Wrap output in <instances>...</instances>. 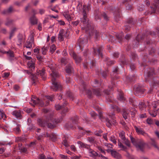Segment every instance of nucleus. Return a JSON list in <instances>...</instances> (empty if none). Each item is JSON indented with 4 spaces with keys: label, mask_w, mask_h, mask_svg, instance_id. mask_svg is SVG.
<instances>
[{
    "label": "nucleus",
    "mask_w": 159,
    "mask_h": 159,
    "mask_svg": "<svg viewBox=\"0 0 159 159\" xmlns=\"http://www.w3.org/2000/svg\"><path fill=\"white\" fill-rule=\"evenodd\" d=\"M72 125L70 123H68L65 125V127L68 129L72 128L73 125H75L77 123V121L76 120H72Z\"/></svg>",
    "instance_id": "c85d7f7f"
},
{
    "label": "nucleus",
    "mask_w": 159,
    "mask_h": 159,
    "mask_svg": "<svg viewBox=\"0 0 159 159\" xmlns=\"http://www.w3.org/2000/svg\"><path fill=\"white\" fill-rule=\"evenodd\" d=\"M87 140L89 142L92 143H93L95 142L94 139L93 137H88Z\"/></svg>",
    "instance_id": "8fccbe9b"
},
{
    "label": "nucleus",
    "mask_w": 159,
    "mask_h": 159,
    "mask_svg": "<svg viewBox=\"0 0 159 159\" xmlns=\"http://www.w3.org/2000/svg\"><path fill=\"white\" fill-rule=\"evenodd\" d=\"M144 6L143 4H139L137 7V9L139 11H142L144 9Z\"/></svg>",
    "instance_id": "c03bdc74"
},
{
    "label": "nucleus",
    "mask_w": 159,
    "mask_h": 159,
    "mask_svg": "<svg viewBox=\"0 0 159 159\" xmlns=\"http://www.w3.org/2000/svg\"><path fill=\"white\" fill-rule=\"evenodd\" d=\"M13 10V8L11 6H10L7 10H5L2 12V14L4 15L11 12Z\"/></svg>",
    "instance_id": "f704fd0d"
},
{
    "label": "nucleus",
    "mask_w": 159,
    "mask_h": 159,
    "mask_svg": "<svg viewBox=\"0 0 159 159\" xmlns=\"http://www.w3.org/2000/svg\"><path fill=\"white\" fill-rule=\"evenodd\" d=\"M60 62L62 65H65L67 63V60L64 58H62L59 60Z\"/></svg>",
    "instance_id": "49530a36"
},
{
    "label": "nucleus",
    "mask_w": 159,
    "mask_h": 159,
    "mask_svg": "<svg viewBox=\"0 0 159 159\" xmlns=\"http://www.w3.org/2000/svg\"><path fill=\"white\" fill-rule=\"evenodd\" d=\"M134 128L136 132L139 134H141L144 136H146L148 135L147 134L145 133L143 129L141 128L140 127H137L135 126H134Z\"/></svg>",
    "instance_id": "5701e85b"
},
{
    "label": "nucleus",
    "mask_w": 159,
    "mask_h": 159,
    "mask_svg": "<svg viewBox=\"0 0 159 159\" xmlns=\"http://www.w3.org/2000/svg\"><path fill=\"white\" fill-rule=\"evenodd\" d=\"M86 6L84 5L83 7V16L82 18L80 19V25H82L83 26L88 25L89 26V20L87 17Z\"/></svg>",
    "instance_id": "1a4fd4ad"
},
{
    "label": "nucleus",
    "mask_w": 159,
    "mask_h": 159,
    "mask_svg": "<svg viewBox=\"0 0 159 159\" xmlns=\"http://www.w3.org/2000/svg\"><path fill=\"white\" fill-rule=\"evenodd\" d=\"M94 19L96 21H97L98 20H101V12L99 11L98 9H96L94 10Z\"/></svg>",
    "instance_id": "a211bd4d"
},
{
    "label": "nucleus",
    "mask_w": 159,
    "mask_h": 159,
    "mask_svg": "<svg viewBox=\"0 0 159 159\" xmlns=\"http://www.w3.org/2000/svg\"><path fill=\"white\" fill-rule=\"evenodd\" d=\"M13 22L12 20H9L5 23V25L7 26H9L11 25Z\"/></svg>",
    "instance_id": "0e129e2a"
},
{
    "label": "nucleus",
    "mask_w": 159,
    "mask_h": 159,
    "mask_svg": "<svg viewBox=\"0 0 159 159\" xmlns=\"http://www.w3.org/2000/svg\"><path fill=\"white\" fill-rule=\"evenodd\" d=\"M39 125L43 127L47 126L49 128L52 129L55 127L53 121L52 116H50L49 118H47L45 120H43L41 119L38 120Z\"/></svg>",
    "instance_id": "423d86ee"
},
{
    "label": "nucleus",
    "mask_w": 159,
    "mask_h": 159,
    "mask_svg": "<svg viewBox=\"0 0 159 159\" xmlns=\"http://www.w3.org/2000/svg\"><path fill=\"white\" fill-rule=\"evenodd\" d=\"M116 36L117 42H118L120 43H121L123 40V34H116Z\"/></svg>",
    "instance_id": "2f4dec72"
},
{
    "label": "nucleus",
    "mask_w": 159,
    "mask_h": 159,
    "mask_svg": "<svg viewBox=\"0 0 159 159\" xmlns=\"http://www.w3.org/2000/svg\"><path fill=\"white\" fill-rule=\"evenodd\" d=\"M109 116V117L112 120L111 121L108 118H107L106 121L107 122V125L109 127H110L111 125L115 124L116 120H115V114L114 113L110 114Z\"/></svg>",
    "instance_id": "9d476101"
},
{
    "label": "nucleus",
    "mask_w": 159,
    "mask_h": 159,
    "mask_svg": "<svg viewBox=\"0 0 159 159\" xmlns=\"http://www.w3.org/2000/svg\"><path fill=\"white\" fill-rule=\"evenodd\" d=\"M30 23L32 25H34L37 24L38 23V20L36 18L35 16L34 15H33L31 16L30 19Z\"/></svg>",
    "instance_id": "a878e982"
},
{
    "label": "nucleus",
    "mask_w": 159,
    "mask_h": 159,
    "mask_svg": "<svg viewBox=\"0 0 159 159\" xmlns=\"http://www.w3.org/2000/svg\"><path fill=\"white\" fill-rule=\"evenodd\" d=\"M102 130H100L96 132L95 134L98 136H101L102 135Z\"/></svg>",
    "instance_id": "338daca9"
},
{
    "label": "nucleus",
    "mask_w": 159,
    "mask_h": 159,
    "mask_svg": "<svg viewBox=\"0 0 159 159\" xmlns=\"http://www.w3.org/2000/svg\"><path fill=\"white\" fill-rule=\"evenodd\" d=\"M149 113L150 115L153 117H155L157 115V113L156 111H149Z\"/></svg>",
    "instance_id": "4d7b16f0"
},
{
    "label": "nucleus",
    "mask_w": 159,
    "mask_h": 159,
    "mask_svg": "<svg viewBox=\"0 0 159 159\" xmlns=\"http://www.w3.org/2000/svg\"><path fill=\"white\" fill-rule=\"evenodd\" d=\"M78 5L77 7V9H79L80 10L81 8L82 7V3L80 1H78Z\"/></svg>",
    "instance_id": "bf43d9fd"
},
{
    "label": "nucleus",
    "mask_w": 159,
    "mask_h": 159,
    "mask_svg": "<svg viewBox=\"0 0 159 159\" xmlns=\"http://www.w3.org/2000/svg\"><path fill=\"white\" fill-rule=\"evenodd\" d=\"M30 103L33 106L38 104L40 106L42 107L44 105L43 102L42 101L40 100L39 98H37L36 99H31Z\"/></svg>",
    "instance_id": "f8f14e48"
},
{
    "label": "nucleus",
    "mask_w": 159,
    "mask_h": 159,
    "mask_svg": "<svg viewBox=\"0 0 159 159\" xmlns=\"http://www.w3.org/2000/svg\"><path fill=\"white\" fill-rule=\"evenodd\" d=\"M118 145L120 148H122L123 150H125L126 149V147L124 146L123 144L120 142L118 143Z\"/></svg>",
    "instance_id": "5fc2aeb1"
},
{
    "label": "nucleus",
    "mask_w": 159,
    "mask_h": 159,
    "mask_svg": "<svg viewBox=\"0 0 159 159\" xmlns=\"http://www.w3.org/2000/svg\"><path fill=\"white\" fill-rule=\"evenodd\" d=\"M103 92L107 95L106 97V98L107 101L108 102H112V98H109V91L107 90L104 91Z\"/></svg>",
    "instance_id": "473e14b6"
},
{
    "label": "nucleus",
    "mask_w": 159,
    "mask_h": 159,
    "mask_svg": "<svg viewBox=\"0 0 159 159\" xmlns=\"http://www.w3.org/2000/svg\"><path fill=\"white\" fill-rule=\"evenodd\" d=\"M55 65L50 63L48 67L50 68L52 73L50 74L51 77L52 86L51 87V89L54 91H56L58 89L60 88L61 85L59 82H57L56 79L59 77V74L55 70Z\"/></svg>",
    "instance_id": "f257e3e1"
},
{
    "label": "nucleus",
    "mask_w": 159,
    "mask_h": 159,
    "mask_svg": "<svg viewBox=\"0 0 159 159\" xmlns=\"http://www.w3.org/2000/svg\"><path fill=\"white\" fill-rule=\"evenodd\" d=\"M153 4L154 7H151L150 14L155 13L158 6L159 5V0H154Z\"/></svg>",
    "instance_id": "2eb2a0df"
},
{
    "label": "nucleus",
    "mask_w": 159,
    "mask_h": 159,
    "mask_svg": "<svg viewBox=\"0 0 159 159\" xmlns=\"http://www.w3.org/2000/svg\"><path fill=\"white\" fill-rule=\"evenodd\" d=\"M25 72L28 73V74L30 75L32 83V84H34L35 83L36 80L38 78L37 75L38 76H41L43 80H45L46 79V76L45 75V70L44 69H42L41 70H39L37 72L36 75L33 74L31 72H30L28 70H25Z\"/></svg>",
    "instance_id": "0eeeda50"
},
{
    "label": "nucleus",
    "mask_w": 159,
    "mask_h": 159,
    "mask_svg": "<svg viewBox=\"0 0 159 159\" xmlns=\"http://www.w3.org/2000/svg\"><path fill=\"white\" fill-rule=\"evenodd\" d=\"M39 159H53V158L51 157H46V156L43 154H40L39 155Z\"/></svg>",
    "instance_id": "a19ab883"
},
{
    "label": "nucleus",
    "mask_w": 159,
    "mask_h": 159,
    "mask_svg": "<svg viewBox=\"0 0 159 159\" xmlns=\"http://www.w3.org/2000/svg\"><path fill=\"white\" fill-rule=\"evenodd\" d=\"M131 0H123L122 2L123 4L125 5L126 9L128 10H131L132 9V4L130 3Z\"/></svg>",
    "instance_id": "f3484780"
},
{
    "label": "nucleus",
    "mask_w": 159,
    "mask_h": 159,
    "mask_svg": "<svg viewBox=\"0 0 159 159\" xmlns=\"http://www.w3.org/2000/svg\"><path fill=\"white\" fill-rule=\"evenodd\" d=\"M119 135L121 139L123 141L125 139V133L123 131H122L119 133Z\"/></svg>",
    "instance_id": "37998d69"
},
{
    "label": "nucleus",
    "mask_w": 159,
    "mask_h": 159,
    "mask_svg": "<svg viewBox=\"0 0 159 159\" xmlns=\"http://www.w3.org/2000/svg\"><path fill=\"white\" fill-rule=\"evenodd\" d=\"M87 85L83 81L81 82V84L80 87V91L83 93L84 92L86 93V94L89 98H91L93 95L94 94L97 96H100L102 94V91L99 89H94L92 90V92L90 90L86 89Z\"/></svg>",
    "instance_id": "20e7f679"
},
{
    "label": "nucleus",
    "mask_w": 159,
    "mask_h": 159,
    "mask_svg": "<svg viewBox=\"0 0 159 159\" xmlns=\"http://www.w3.org/2000/svg\"><path fill=\"white\" fill-rule=\"evenodd\" d=\"M88 150L87 152L90 157L95 158L98 156V153L92 149H91L90 147Z\"/></svg>",
    "instance_id": "412c9836"
},
{
    "label": "nucleus",
    "mask_w": 159,
    "mask_h": 159,
    "mask_svg": "<svg viewBox=\"0 0 159 159\" xmlns=\"http://www.w3.org/2000/svg\"><path fill=\"white\" fill-rule=\"evenodd\" d=\"M18 39V45L21 44L23 40V35L20 33H19L17 36Z\"/></svg>",
    "instance_id": "72a5a7b5"
},
{
    "label": "nucleus",
    "mask_w": 159,
    "mask_h": 159,
    "mask_svg": "<svg viewBox=\"0 0 159 159\" xmlns=\"http://www.w3.org/2000/svg\"><path fill=\"white\" fill-rule=\"evenodd\" d=\"M145 38V35L143 34L142 35L138 34L136 36L135 39L133 41V44L134 48H136L138 47L139 45V43L141 41L144 39ZM146 40L144 42V43L145 45V47L146 49H147V46H150L151 43V40L149 37L146 36Z\"/></svg>",
    "instance_id": "7ed1b4c3"
},
{
    "label": "nucleus",
    "mask_w": 159,
    "mask_h": 159,
    "mask_svg": "<svg viewBox=\"0 0 159 159\" xmlns=\"http://www.w3.org/2000/svg\"><path fill=\"white\" fill-rule=\"evenodd\" d=\"M110 40H111L112 42L116 43L117 42V41L116 38V36H111L110 38Z\"/></svg>",
    "instance_id": "13d9d810"
},
{
    "label": "nucleus",
    "mask_w": 159,
    "mask_h": 159,
    "mask_svg": "<svg viewBox=\"0 0 159 159\" xmlns=\"http://www.w3.org/2000/svg\"><path fill=\"white\" fill-rule=\"evenodd\" d=\"M65 32V30L63 29H61L59 32L58 39L59 41H62L64 40V35L63 34Z\"/></svg>",
    "instance_id": "cd10ccee"
},
{
    "label": "nucleus",
    "mask_w": 159,
    "mask_h": 159,
    "mask_svg": "<svg viewBox=\"0 0 159 159\" xmlns=\"http://www.w3.org/2000/svg\"><path fill=\"white\" fill-rule=\"evenodd\" d=\"M122 115L125 119L126 120L127 118V116H128V113L127 111L124 110L122 112Z\"/></svg>",
    "instance_id": "79ce46f5"
},
{
    "label": "nucleus",
    "mask_w": 159,
    "mask_h": 159,
    "mask_svg": "<svg viewBox=\"0 0 159 159\" xmlns=\"http://www.w3.org/2000/svg\"><path fill=\"white\" fill-rule=\"evenodd\" d=\"M69 53L71 56L72 57L75 59L76 63H78L81 61V57H78L75 53L73 50H70Z\"/></svg>",
    "instance_id": "ddd939ff"
},
{
    "label": "nucleus",
    "mask_w": 159,
    "mask_h": 159,
    "mask_svg": "<svg viewBox=\"0 0 159 159\" xmlns=\"http://www.w3.org/2000/svg\"><path fill=\"white\" fill-rule=\"evenodd\" d=\"M80 41V43H79L78 46L80 50H83V48L82 45L84 44H87L88 43V39L87 38L85 39L83 38L82 39H81Z\"/></svg>",
    "instance_id": "b1692460"
},
{
    "label": "nucleus",
    "mask_w": 159,
    "mask_h": 159,
    "mask_svg": "<svg viewBox=\"0 0 159 159\" xmlns=\"http://www.w3.org/2000/svg\"><path fill=\"white\" fill-rule=\"evenodd\" d=\"M153 68H149L148 70V71L145 75V79L146 81H150L151 84L153 85H156L159 83V80H156L153 78V75L155 74L154 72Z\"/></svg>",
    "instance_id": "39448f33"
},
{
    "label": "nucleus",
    "mask_w": 159,
    "mask_h": 159,
    "mask_svg": "<svg viewBox=\"0 0 159 159\" xmlns=\"http://www.w3.org/2000/svg\"><path fill=\"white\" fill-rule=\"evenodd\" d=\"M46 98L48 100V101H53V98L54 96H45Z\"/></svg>",
    "instance_id": "e2e57ef3"
},
{
    "label": "nucleus",
    "mask_w": 159,
    "mask_h": 159,
    "mask_svg": "<svg viewBox=\"0 0 159 159\" xmlns=\"http://www.w3.org/2000/svg\"><path fill=\"white\" fill-rule=\"evenodd\" d=\"M90 26L88 25L84 26L81 25V28L84 32L87 34H88L90 36L93 35L95 41L99 40L100 39V34L98 31L94 30L93 27L89 24Z\"/></svg>",
    "instance_id": "f03ea898"
},
{
    "label": "nucleus",
    "mask_w": 159,
    "mask_h": 159,
    "mask_svg": "<svg viewBox=\"0 0 159 159\" xmlns=\"http://www.w3.org/2000/svg\"><path fill=\"white\" fill-rule=\"evenodd\" d=\"M67 96L72 100H73V96L72 93L70 92H68L66 94Z\"/></svg>",
    "instance_id": "603ef678"
},
{
    "label": "nucleus",
    "mask_w": 159,
    "mask_h": 159,
    "mask_svg": "<svg viewBox=\"0 0 159 159\" xmlns=\"http://www.w3.org/2000/svg\"><path fill=\"white\" fill-rule=\"evenodd\" d=\"M46 136L50 137L52 140H54L55 139V136L54 135H53V134L50 135L48 133H47Z\"/></svg>",
    "instance_id": "864d4df0"
},
{
    "label": "nucleus",
    "mask_w": 159,
    "mask_h": 159,
    "mask_svg": "<svg viewBox=\"0 0 159 159\" xmlns=\"http://www.w3.org/2000/svg\"><path fill=\"white\" fill-rule=\"evenodd\" d=\"M110 140L115 144H116V140L113 136H111L110 137Z\"/></svg>",
    "instance_id": "680f3d73"
},
{
    "label": "nucleus",
    "mask_w": 159,
    "mask_h": 159,
    "mask_svg": "<svg viewBox=\"0 0 159 159\" xmlns=\"http://www.w3.org/2000/svg\"><path fill=\"white\" fill-rule=\"evenodd\" d=\"M81 156L80 155L79 156H73L71 157V159H80L81 157Z\"/></svg>",
    "instance_id": "774afa93"
},
{
    "label": "nucleus",
    "mask_w": 159,
    "mask_h": 159,
    "mask_svg": "<svg viewBox=\"0 0 159 159\" xmlns=\"http://www.w3.org/2000/svg\"><path fill=\"white\" fill-rule=\"evenodd\" d=\"M106 61H107V65L112 64L114 63V61H111L108 58H106Z\"/></svg>",
    "instance_id": "09e8293b"
},
{
    "label": "nucleus",
    "mask_w": 159,
    "mask_h": 159,
    "mask_svg": "<svg viewBox=\"0 0 159 159\" xmlns=\"http://www.w3.org/2000/svg\"><path fill=\"white\" fill-rule=\"evenodd\" d=\"M120 10L119 8L116 9L114 13V18L115 20L118 22L120 20V19L121 18V15L120 14Z\"/></svg>",
    "instance_id": "dca6fc26"
},
{
    "label": "nucleus",
    "mask_w": 159,
    "mask_h": 159,
    "mask_svg": "<svg viewBox=\"0 0 159 159\" xmlns=\"http://www.w3.org/2000/svg\"><path fill=\"white\" fill-rule=\"evenodd\" d=\"M16 30V27L14 28L12 30H11L10 33V35L9 39H11L14 36V34Z\"/></svg>",
    "instance_id": "e433bc0d"
},
{
    "label": "nucleus",
    "mask_w": 159,
    "mask_h": 159,
    "mask_svg": "<svg viewBox=\"0 0 159 159\" xmlns=\"http://www.w3.org/2000/svg\"><path fill=\"white\" fill-rule=\"evenodd\" d=\"M66 104H64L61 106L59 105H55V108L57 110H59L61 109H62L64 108V107L66 105Z\"/></svg>",
    "instance_id": "de8ad7c7"
},
{
    "label": "nucleus",
    "mask_w": 159,
    "mask_h": 159,
    "mask_svg": "<svg viewBox=\"0 0 159 159\" xmlns=\"http://www.w3.org/2000/svg\"><path fill=\"white\" fill-rule=\"evenodd\" d=\"M28 66L31 69V70H32L35 68L34 61H29L27 63Z\"/></svg>",
    "instance_id": "c756f323"
},
{
    "label": "nucleus",
    "mask_w": 159,
    "mask_h": 159,
    "mask_svg": "<svg viewBox=\"0 0 159 159\" xmlns=\"http://www.w3.org/2000/svg\"><path fill=\"white\" fill-rule=\"evenodd\" d=\"M111 155L115 158L116 159H120L121 157V155L116 151L114 150H111L110 151Z\"/></svg>",
    "instance_id": "4be33fe9"
},
{
    "label": "nucleus",
    "mask_w": 159,
    "mask_h": 159,
    "mask_svg": "<svg viewBox=\"0 0 159 159\" xmlns=\"http://www.w3.org/2000/svg\"><path fill=\"white\" fill-rule=\"evenodd\" d=\"M137 20H134L133 18H129L127 19L125 21L124 23L132 26L136 24Z\"/></svg>",
    "instance_id": "6ab92c4d"
},
{
    "label": "nucleus",
    "mask_w": 159,
    "mask_h": 159,
    "mask_svg": "<svg viewBox=\"0 0 159 159\" xmlns=\"http://www.w3.org/2000/svg\"><path fill=\"white\" fill-rule=\"evenodd\" d=\"M130 138L132 143L136 147L137 150L143 151L144 145L143 141L141 139H135L132 137Z\"/></svg>",
    "instance_id": "6e6552de"
},
{
    "label": "nucleus",
    "mask_w": 159,
    "mask_h": 159,
    "mask_svg": "<svg viewBox=\"0 0 159 159\" xmlns=\"http://www.w3.org/2000/svg\"><path fill=\"white\" fill-rule=\"evenodd\" d=\"M93 50H102L104 48L103 47L101 46H98L97 47H93Z\"/></svg>",
    "instance_id": "052dcab7"
},
{
    "label": "nucleus",
    "mask_w": 159,
    "mask_h": 159,
    "mask_svg": "<svg viewBox=\"0 0 159 159\" xmlns=\"http://www.w3.org/2000/svg\"><path fill=\"white\" fill-rule=\"evenodd\" d=\"M11 114L16 118L20 119L21 117V111L20 110L14 111L11 113Z\"/></svg>",
    "instance_id": "bb28decb"
},
{
    "label": "nucleus",
    "mask_w": 159,
    "mask_h": 159,
    "mask_svg": "<svg viewBox=\"0 0 159 159\" xmlns=\"http://www.w3.org/2000/svg\"><path fill=\"white\" fill-rule=\"evenodd\" d=\"M139 107L141 110H143L146 108V106L143 102L139 103Z\"/></svg>",
    "instance_id": "ea45409f"
},
{
    "label": "nucleus",
    "mask_w": 159,
    "mask_h": 159,
    "mask_svg": "<svg viewBox=\"0 0 159 159\" xmlns=\"http://www.w3.org/2000/svg\"><path fill=\"white\" fill-rule=\"evenodd\" d=\"M20 125L17 124L16 127L13 129V132L16 134H19L21 132V130L20 129Z\"/></svg>",
    "instance_id": "7c9ffc66"
},
{
    "label": "nucleus",
    "mask_w": 159,
    "mask_h": 159,
    "mask_svg": "<svg viewBox=\"0 0 159 159\" xmlns=\"http://www.w3.org/2000/svg\"><path fill=\"white\" fill-rule=\"evenodd\" d=\"M151 141L152 142V144L156 148H157V149L159 150V148L157 146V145L156 142L155 141V140L153 139H151Z\"/></svg>",
    "instance_id": "a18cd8bd"
},
{
    "label": "nucleus",
    "mask_w": 159,
    "mask_h": 159,
    "mask_svg": "<svg viewBox=\"0 0 159 159\" xmlns=\"http://www.w3.org/2000/svg\"><path fill=\"white\" fill-rule=\"evenodd\" d=\"M6 54L8 56L13 57L14 56V52L12 50H8V51H5L4 50H0V56L4 54Z\"/></svg>",
    "instance_id": "aec40b11"
},
{
    "label": "nucleus",
    "mask_w": 159,
    "mask_h": 159,
    "mask_svg": "<svg viewBox=\"0 0 159 159\" xmlns=\"http://www.w3.org/2000/svg\"><path fill=\"white\" fill-rule=\"evenodd\" d=\"M124 143L126 144L127 146L129 147L130 146V142L127 139H125L123 141Z\"/></svg>",
    "instance_id": "6e6d98bb"
},
{
    "label": "nucleus",
    "mask_w": 159,
    "mask_h": 159,
    "mask_svg": "<svg viewBox=\"0 0 159 159\" xmlns=\"http://www.w3.org/2000/svg\"><path fill=\"white\" fill-rule=\"evenodd\" d=\"M118 99L121 101H124L125 100V98L124 97L123 93L120 92L119 94V96H118Z\"/></svg>",
    "instance_id": "58836bf2"
},
{
    "label": "nucleus",
    "mask_w": 159,
    "mask_h": 159,
    "mask_svg": "<svg viewBox=\"0 0 159 159\" xmlns=\"http://www.w3.org/2000/svg\"><path fill=\"white\" fill-rule=\"evenodd\" d=\"M101 16L103 17L104 19L106 21H107L109 20V17L105 12L101 13Z\"/></svg>",
    "instance_id": "4c0bfd02"
},
{
    "label": "nucleus",
    "mask_w": 159,
    "mask_h": 159,
    "mask_svg": "<svg viewBox=\"0 0 159 159\" xmlns=\"http://www.w3.org/2000/svg\"><path fill=\"white\" fill-rule=\"evenodd\" d=\"M111 107L112 109H114L115 111H116L118 112H120V109L116 105H112L111 106Z\"/></svg>",
    "instance_id": "3c124183"
},
{
    "label": "nucleus",
    "mask_w": 159,
    "mask_h": 159,
    "mask_svg": "<svg viewBox=\"0 0 159 159\" xmlns=\"http://www.w3.org/2000/svg\"><path fill=\"white\" fill-rule=\"evenodd\" d=\"M62 143L66 147H68L69 146L68 142L65 139L63 140Z\"/></svg>",
    "instance_id": "69168bd1"
},
{
    "label": "nucleus",
    "mask_w": 159,
    "mask_h": 159,
    "mask_svg": "<svg viewBox=\"0 0 159 159\" xmlns=\"http://www.w3.org/2000/svg\"><path fill=\"white\" fill-rule=\"evenodd\" d=\"M29 39L26 41L24 47H25L27 48H31L32 47V44L34 43V36L32 34H31L29 36Z\"/></svg>",
    "instance_id": "9b49d317"
},
{
    "label": "nucleus",
    "mask_w": 159,
    "mask_h": 159,
    "mask_svg": "<svg viewBox=\"0 0 159 159\" xmlns=\"http://www.w3.org/2000/svg\"><path fill=\"white\" fill-rule=\"evenodd\" d=\"M134 89L136 93H140L142 94L143 93L144 91V89L142 87V85L139 84L134 85Z\"/></svg>",
    "instance_id": "4468645a"
},
{
    "label": "nucleus",
    "mask_w": 159,
    "mask_h": 159,
    "mask_svg": "<svg viewBox=\"0 0 159 159\" xmlns=\"http://www.w3.org/2000/svg\"><path fill=\"white\" fill-rule=\"evenodd\" d=\"M62 15L69 22L71 21L73 18V17L72 18L69 14V11H66L64 12L62 14Z\"/></svg>",
    "instance_id": "393cba45"
},
{
    "label": "nucleus",
    "mask_w": 159,
    "mask_h": 159,
    "mask_svg": "<svg viewBox=\"0 0 159 159\" xmlns=\"http://www.w3.org/2000/svg\"><path fill=\"white\" fill-rule=\"evenodd\" d=\"M124 26V32L125 33H127L128 32L130 31L131 28L132 26L128 24H126L125 23V25Z\"/></svg>",
    "instance_id": "c9c22d12"
}]
</instances>
